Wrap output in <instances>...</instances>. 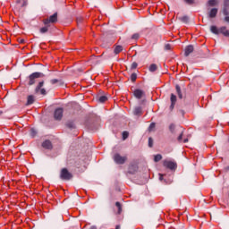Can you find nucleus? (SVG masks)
<instances>
[{
	"label": "nucleus",
	"mask_w": 229,
	"mask_h": 229,
	"mask_svg": "<svg viewBox=\"0 0 229 229\" xmlns=\"http://www.w3.org/2000/svg\"><path fill=\"white\" fill-rule=\"evenodd\" d=\"M44 73L40 72H36L31 73L29 76V83L28 85L31 86V85H35V82L37 81V80H38V78H44Z\"/></svg>",
	"instance_id": "obj_1"
},
{
	"label": "nucleus",
	"mask_w": 229,
	"mask_h": 229,
	"mask_svg": "<svg viewBox=\"0 0 229 229\" xmlns=\"http://www.w3.org/2000/svg\"><path fill=\"white\" fill-rule=\"evenodd\" d=\"M113 159L114 161L115 164H117L118 165H123V164H124L126 162V160H128V157L126 156H121V154L116 153L114 155Z\"/></svg>",
	"instance_id": "obj_2"
},
{
	"label": "nucleus",
	"mask_w": 229,
	"mask_h": 229,
	"mask_svg": "<svg viewBox=\"0 0 229 229\" xmlns=\"http://www.w3.org/2000/svg\"><path fill=\"white\" fill-rule=\"evenodd\" d=\"M164 167H166V169H170L171 171H174L177 167L178 165H176V162L171 161L169 159H166L163 162Z\"/></svg>",
	"instance_id": "obj_3"
},
{
	"label": "nucleus",
	"mask_w": 229,
	"mask_h": 229,
	"mask_svg": "<svg viewBox=\"0 0 229 229\" xmlns=\"http://www.w3.org/2000/svg\"><path fill=\"white\" fill-rule=\"evenodd\" d=\"M60 178L61 180L69 181L71 178H72V174H71L67 168H63L61 170Z\"/></svg>",
	"instance_id": "obj_4"
},
{
	"label": "nucleus",
	"mask_w": 229,
	"mask_h": 229,
	"mask_svg": "<svg viewBox=\"0 0 229 229\" xmlns=\"http://www.w3.org/2000/svg\"><path fill=\"white\" fill-rule=\"evenodd\" d=\"M56 21H58V13H55L53 15H51L49 18L46 19L43 21L45 26H49V24L55 23L56 22Z\"/></svg>",
	"instance_id": "obj_5"
},
{
	"label": "nucleus",
	"mask_w": 229,
	"mask_h": 229,
	"mask_svg": "<svg viewBox=\"0 0 229 229\" xmlns=\"http://www.w3.org/2000/svg\"><path fill=\"white\" fill-rule=\"evenodd\" d=\"M42 87H44V81L38 82V84L37 85V87L35 89V92H36V94L40 93L42 96H46V94H47V92L46 91V89H43Z\"/></svg>",
	"instance_id": "obj_6"
},
{
	"label": "nucleus",
	"mask_w": 229,
	"mask_h": 229,
	"mask_svg": "<svg viewBox=\"0 0 229 229\" xmlns=\"http://www.w3.org/2000/svg\"><path fill=\"white\" fill-rule=\"evenodd\" d=\"M54 117H55V121H61L62 117H64V108L59 107V108L55 109V113H54Z\"/></svg>",
	"instance_id": "obj_7"
},
{
	"label": "nucleus",
	"mask_w": 229,
	"mask_h": 229,
	"mask_svg": "<svg viewBox=\"0 0 229 229\" xmlns=\"http://www.w3.org/2000/svg\"><path fill=\"white\" fill-rule=\"evenodd\" d=\"M145 94L146 93L144 92V90L139 89H137L133 91V96H134V98H136V99H142V98H144Z\"/></svg>",
	"instance_id": "obj_8"
},
{
	"label": "nucleus",
	"mask_w": 229,
	"mask_h": 229,
	"mask_svg": "<svg viewBox=\"0 0 229 229\" xmlns=\"http://www.w3.org/2000/svg\"><path fill=\"white\" fill-rule=\"evenodd\" d=\"M217 8H212L208 13V17L209 19H216L217 17Z\"/></svg>",
	"instance_id": "obj_9"
},
{
	"label": "nucleus",
	"mask_w": 229,
	"mask_h": 229,
	"mask_svg": "<svg viewBox=\"0 0 229 229\" xmlns=\"http://www.w3.org/2000/svg\"><path fill=\"white\" fill-rule=\"evenodd\" d=\"M223 14L229 15V0H224Z\"/></svg>",
	"instance_id": "obj_10"
},
{
	"label": "nucleus",
	"mask_w": 229,
	"mask_h": 229,
	"mask_svg": "<svg viewBox=\"0 0 229 229\" xmlns=\"http://www.w3.org/2000/svg\"><path fill=\"white\" fill-rule=\"evenodd\" d=\"M42 148L44 149H53V143H51V140H47L42 143Z\"/></svg>",
	"instance_id": "obj_11"
},
{
	"label": "nucleus",
	"mask_w": 229,
	"mask_h": 229,
	"mask_svg": "<svg viewBox=\"0 0 229 229\" xmlns=\"http://www.w3.org/2000/svg\"><path fill=\"white\" fill-rule=\"evenodd\" d=\"M194 51V46L189 45L184 49V56H189Z\"/></svg>",
	"instance_id": "obj_12"
},
{
	"label": "nucleus",
	"mask_w": 229,
	"mask_h": 229,
	"mask_svg": "<svg viewBox=\"0 0 229 229\" xmlns=\"http://www.w3.org/2000/svg\"><path fill=\"white\" fill-rule=\"evenodd\" d=\"M139 171V166L137 165H131L129 166V174H135Z\"/></svg>",
	"instance_id": "obj_13"
},
{
	"label": "nucleus",
	"mask_w": 229,
	"mask_h": 229,
	"mask_svg": "<svg viewBox=\"0 0 229 229\" xmlns=\"http://www.w3.org/2000/svg\"><path fill=\"white\" fill-rule=\"evenodd\" d=\"M219 33H222L224 37H229V30H226L225 26L219 28Z\"/></svg>",
	"instance_id": "obj_14"
},
{
	"label": "nucleus",
	"mask_w": 229,
	"mask_h": 229,
	"mask_svg": "<svg viewBox=\"0 0 229 229\" xmlns=\"http://www.w3.org/2000/svg\"><path fill=\"white\" fill-rule=\"evenodd\" d=\"M171 106H170V108L171 110H173V108H174V106L176 105V97L174 94H171Z\"/></svg>",
	"instance_id": "obj_15"
},
{
	"label": "nucleus",
	"mask_w": 229,
	"mask_h": 229,
	"mask_svg": "<svg viewBox=\"0 0 229 229\" xmlns=\"http://www.w3.org/2000/svg\"><path fill=\"white\" fill-rule=\"evenodd\" d=\"M134 115H142V107L141 106H136L133 110Z\"/></svg>",
	"instance_id": "obj_16"
},
{
	"label": "nucleus",
	"mask_w": 229,
	"mask_h": 229,
	"mask_svg": "<svg viewBox=\"0 0 229 229\" xmlns=\"http://www.w3.org/2000/svg\"><path fill=\"white\" fill-rule=\"evenodd\" d=\"M210 31L214 33V35H219V29L216 25L210 27Z\"/></svg>",
	"instance_id": "obj_17"
},
{
	"label": "nucleus",
	"mask_w": 229,
	"mask_h": 229,
	"mask_svg": "<svg viewBox=\"0 0 229 229\" xmlns=\"http://www.w3.org/2000/svg\"><path fill=\"white\" fill-rule=\"evenodd\" d=\"M33 103H35V97H33V95H30V96L27 98V105H28V106L33 105Z\"/></svg>",
	"instance_id": "obj_18"
},
{
	"label": "nucleus",
	"mask_w": 229,
	"mask_h": 229,
	"mask_svg": "<svg viewBox=\"0 0 229 229\" xmlns=\"http://www.w3.org/2000/svg\"><path fill=\"white\" fill-rule=\"evenodd\" d=\"M175 90H176V92L178 94L179 99H182L183 95H182V89H181L179 85L175 86Z\"/></svg>",
	"instance_id": "obj_19"
},
{
	"label": "nucleus",
	"mask_w": 229,
	"mask_h": 229,
	"mask_svg": "<svg viewBox=\"0 0 229 229\" xmlns=\"http://www.w3.org/2000/svg\"><path fill=\"white\" fill-rule=\"evenodd\" d=\"M123 51V46H116L114 47V55H119V53H121Z\"/></svg>",
	"instance_id": "obj_20"
},
{
	"label": "nucleus",
	"mask_w": 229,
	"mask_h": 229,
	"mask_svg": "<svg viewBox=\"0 0 229 229\" xmlns=\"http://www.w3.org/2000/svg\"><path fill=\"white\" fill-rule=\"evenodd\" d=\"M98 101H99V103H105V102L108 101V98L106 96H100V97H98Z\"/></svg>",
	"instance_id": "obj_21"
},
{
	"label": "nucleus",
	"mask_w": 229,
	"mask_h": 229,
	"mask_svg": "<svg viewBox=\"0 0 229 229\" xmlns=\"http://www.w3.org/2000/svg\"><path fill=\"white\" fill-rule=\"evenodd\" d=\"M217 0H208V6H216Z\"/></svg>",
	"instance_id": "obj_22"
},
{
	"label": "nucleus",
	"mask_w": 229,
	"mask_h": 229,
	"mask_svg": "<svg viewBox=\"0 0 229 229\" xmlns=\"http://www.w3.org/2000/svg\"><path fill=\"white\" fill-rule=\"evenodd\" d=\"M179 21H180L181 22H183L184 24H187V22H189V17H187V16H182V17L179 18Z\"/></svg>",
	"instance_id": "obj_23"
},
{
	"label": "nucleus",
	"mask_w": 229,
	"mask_h": 229,
	"mask_svg": "<svg viewBox=\"0 0 229 229\" xmlns=\"http://www.w3.org/2000/svg\"><path fill=\"white\" fill-rule=\"evenodd\" d=\"M148 71L150 72H155V71H157V64H150Z\"/></svg>",
	"instance_id": "obj_24"
},
{
	"label": "nucleus",
	"mask_w": 229,
	"mask_h": 229,
	"mask_svg": "<svg viewBox=\"0 0 229 229\" xmlns=\"http://www.w3.org/2000/svg\"><path fill=\"white\" fill-rule=\"evenodd\" d=\"M49 25H46L45 27H42L39 31L40 33H47Z\"/></svg>",
	"instance_id": "obj_25"
},
{
	"label": "nucleus",
	"mask_w": 229,
	"mask_h": 229,
	"mask_svg": "<svg viewBox=\"0 0 229 229\" xmlns=\"http://www.w3.org/2000/svg\"><path fill=\"white\" fill-rule=\"evenodd\" d=\"M115 206L118 208V214H121L123 212V206H121L120 202H116Z\"/></svg>",
	"instance_id": "obj_26"
},
{
	"label": "nucleus",
	"mask_w": 229,
	"mask_h": 229,
	"mask_svg": "<svg viewBox=\"0 0 229 229\" xmlns=\"http://www.w3.org/2000/svg\"><path fill=\"white\" fill-rule=\"evenodd\" d=\"M162 160V155L157 154L154 157V162H160Z\"/></svg>",
	"instance_id": "obj_27"
},
{
	"label": "nucleus",
	"mask_w": 229,
	"mask_h": 229,
	"mask_svg": "<svg viewBox=\"0 0 229 229\" xmlns=\"http://www.w3.org/2000/svg\"><path fill=\"white\" fill-rule=\"evenodd\" d=\"M66 126H67L68 128H70V130H72L73 128H75L74 123H72V122H69V123L66 124Z\"/></svg>",
	"instance_id": "obj_28"
},
{
	"label": "nucleus",
	"mask_w": 229,
	"mask_h": 229,
	"mask_svg": "<svg viewBox=\"0 0 229 229\" xmlns=\"http://www.w3.org/2000/svg\"><path fill=\"white\" fill-rule=\"evenodd\" d=\"M131 81H137V73H131Z\"/></svg>",
	"instance_id": "obj_29"
},
{
	"label": "nucleus",
	"mask_w": 229,
	"mask_h": 229,
	"mask_svg": "<svg viewBox=\"0 0 229 229\" xmlns=\"http://www.w3.org/2000/svg\"><path fill=\"white\" fill-rule=\"evenodd\" d=\"M130 134L128 133V131H123V140H126V139H128V136H129Z\"/></svg>",
	"instance_id": "obj_30"
},
{
	"label": "nucleus",
	"mask_w": 229,
	"mask_h": 229,
	"mask_svg": "<svg viewBox=\"0 0 229 229\" xmlns=\"http://www.w3.org/2000/svg\"><path fill=\"white\" fill-rule=\"evenodd\" d=\"M17 4H20V6H26V0H23L22 4L21 3V0H17Z\"/></svg>",
	"instance_id": "obj_31"
},
{
	"label": "nucleus",
	"mask_w": 229,
	"mask_h": 229,
	"mask_svg": "<svg viewBox=\"0 0 229 229\" xmlns=\"http://www.w3.org/2000/svg\"><path fill=\"white\" fill-rule=\"evenodd\" d=\"M139 37H140V36L139 35V33H135V34H133V35L131 36V38H132L133 40H137V39H139Z\"/></svg>",
	"instance_id": "obj_32"
},
{
	"label": "nucleus",
	"mask_w": 229,
	"mask_h": 229,
	"mask_svg": "<svg viewBox=\"0 0 229 229\" xmlns=\"http://www.w3.org/2000/svg\"><path fill=\"white\" fill-rule=\"evenodd\" d=\"M148 130H149L150 131H153V130H155V123H150V125H149V127H148Z\"/></svg>",
	"instance_id": "obj_33"
},
{
	"label": "nucleus",
	"mask_w": 229,
	"mask_h": 229,
	"mask_svg": "<svg viewBox=\"0 0 229 229\" xmlns=\"http://www.w3.org/2000/svg\"><path fill=\"white\" fill-rule=\"evenodd\" d=\"M183 137V131H182L181 134L178 136L177 140H178V142H182V139Z\"/></svg>",
	"instance_id": "obj_34"
},
{
	"label": "nucleus",
	"mask_w": 229,
	"mask_h": 229,
	"mask_svg": "<svg viewBox=\"0 0 229 229\" xmlns=\"http://www.w3.org/2000/svg\"><path fill=\"white\" fill-rule=\"evenodd\" d=\"M169 130H170V131L172 132V133H174V124H170V126H169Z\"/></svg>",
	"instance_id": "obj_35"
},
{
	"label": "nucleus",
	"mask_w": 229,
	"mask_h": 229,
	"mask_svg": "<svg viewBox=\"0 0 229 229\" xmlns=\"http://www.w3.org/2000/svg\"><path fill=\"white\" fill-rule=\"evenodd\" d=\"M148 146H149V148H153V139L152 138H148Z\"/></svg>",
	"instance_id": "obj_36"
},
{
	"label": "nucleus",
	"mask_w": 229,
	"mask_h": 229,
	"mask_svg": "<svg viewBox=\"0 0 229 229\" xmlns=\"http://www.w3.org/2000/svg\"><path fill=\"white\" fill-rule=\"evenodd\" d=\"M50 83H51L52 85H55V83H58V80H57V79H52V80L50 81Z\"/></svg>",
	"instance_id": "obj_37"
},
{
	"label": "nucleus",
	"mask_w": 229,
	"mask_h": 229,
	"mask_svg": "<svg viewBox=\"0 0 229 229\" xmlns=\"http://www.w3.org/2000/svg\"><path fill=\"white\" fill-rule=\"evenodd\" d=\"M138 65H139V64H138L137 63H132L131 68V69H137Z\"/></svg>",
	"instance_id": "obj_38"
},
{
	"label": "nucleus",
	"mask_w": 229,
	"mask_h": 229,
	"mask_svg": "<svg viewBox=\"0 0 229 229\" xmlns=\"http://www.w3.org/2000/svg\"><path fill=\"white\" fill-rule=\"evenodd\" d=\"M187 4H194V0H184Z\"/></svg>",
	"instance_id": "obj_39"
},
{
	"label": "nucleus",
	"mask_w": 229,
	"mask_h": 229,
	"mask_svg": "<svg viewBox=\"0 0 229 229\" xmlns=\"http://www.w3.org/2000/svg\"><path fill=\"white\" fill-rule=\"evenodd\" d=\"M159 180L160 182H164V174H159Z\"/></svg>",
	"instance_id": "obj_40"
},
{
	"label": "nucleus",
	"mask_w": 229,
	"mask_h": 229,
	"mask_svg": "<svg viewBox=\"0 0 229 229\" xmlns=\"http://www.w3.org/2000/svg\"><path fill=\"white\" fill-rule=\"evenodd\" d=\"M225 16V21L229 23V14Z\"/></svg>",
	"instance_id": "obj_41"
},
{
	"label": "nucleus",
	"mask_w": 229,
	"mask_h": 229,
	"mask_svg": "<svg viewBox=\"0 0 229 229\" xmlns=\"http://www.w3.org/2000/svg\"><path fill=\"white\" fill-rule=\"evenodd\" d=\"M31 132H32V137H35V133H36V132H35V130L32 129V130H31Z\"/></svg>",
	"instance_id": "obj_42"
},
{
	"label": "nucleus",
	"mask_w": 229,
	"mask_h": 229,
	"mask_svg": "<svg viewBox=\"0 0 229 229\" xmlns=\"http://www.w3.org/2000/svg\"><path fill=\"white\" fill-rule=\"evenodd\" d=\"M183 142H184V144L187 143V142H189V139H184V140H183Z\"/></svg>",
	"instance_id": "obj_43"
},
{
	"label": "nucleus",
	"mask_w": 229,
	"mask_h": 229,
	"mask_svg": "<svg viewBox=\"0 0 229 229\" xmlns=\"http://www.w3.org/2000/svg\"><path fill=\"white\" fill-rule=\"evenodd\" d=\"M164 182L165 183H171V182H167V180H165V179L164 180Z\"/></svg>",
	"instance_id": "obj_44"
},
{
	"label": "nucleus",
	"mask_w": 229,
	"mask_h": 229,
	"mask_svg": "<svg viewBox=\"0 0 229 229\" xmlns=\"http://www.w3.org/2000/svg\"><path fill=\"white\" fill-rule=\"evenodd\" d=\"M89 229H98L96 226L92 225Z\"/></svg>",
	"instance_id": "obj_45"
},
{
	"label": "nucleus",
	"mask_w": 229,
	"mask_h": 229,
	"mask_svg": "<svg viewBox=\"0 0 229 229\" xmlns=\"http://www.w3.org/2000/svg\"><path fill=\"white\" fill-rule=\"evenodd\" d=\"M115 229H121V225H116Z\"/></svg>",
	"instance_id": "obj_46"
},
{
	"label": "nucleus",
	"mask_w": 229,
	"mask_h": 229,
	"mask_svg": "<svg viewBox=\"0 0 229 229\" xmlns=\"http://www.w3.org/2000/svg\"><path fill=\"white\" fill-rule=\"evenodd\" d=\"M166 49H169V46H166Z\"/></svg>",
	"instance_id": "obj_47"
}]
</instances>
